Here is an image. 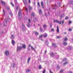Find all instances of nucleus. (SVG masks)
I'll list each match as a JSON object with an SVG mask.
<instances>
[{
  "label": "nucleus",
  "instance_id": "obj_1",
  "mask_svg": "<svg viewBox=\"0 0 73 73\" xmlns=\"http://www.w3.org/2000/svg\"><path fill=\"white\" fill-rule=\"evenodd\" d=\"M23 48V49H26V46L25 45L23 44L22 47L18 46L17 47V51H19V50H20Z\"/></svg>",
  "mask_w": 73,
  "mask_h": 73
},
{
  "label": "nucleus",
  "instance_id": "obj_2",
  "mask_svg": "<svg viewBox=\"0 0 73 73\" xmlns=\"http://www.w3.org/2000/svg\"><path fill=\"white\" fill-rule=\"evenodd\" d=\"M9 20V17H6L5 19V21L3 22L4 26H6L7 25V20Z\"/></svg>",
  "mask_w": 73,
  "mask_h": 73
},
{
  "label": "nucleus",
  "instance_id": "obj_3",
  "mask_svg": "<svg viewBox=\"0 0 73 73\" xmlns=\"http://www.w3.org/2000/svg\"><path fill=\"white\" fill-rule=\"evenodd\" d=\"M21 16V10H19V12L18 13V16H19V18L20 19V18H21V16L20 17V16Z\"/></svg>",
  "mask_w": 73,
  "mask_h": 73
},
{
  "label": "nucleus",
  "instance_id": "obj_4",
  "mask_svg": "<svg viewBox=\"0 0 73 73\" xmlns=\"http://www.w3.org/2000/svg\"><path fill=\"white\" fill-rule=\"evenodd\" d=\"M5 54L6 56H8L9 54V51L8 50H6L5 51Z\"/></svg>",
  "mask_w": 73,
  "mask_h": 73
},
{
  "label": "nucleus",
  "instance_id": "obj_5",
  "mask_svg": "<svg viewBox=\"0 0 73 73\" xmlns=\"http://www.w3.org/2000/svg\"><path fill=\"white\" fill-rule=\"evenodd\" d=\"M29 23H28V25H27V26L28 27V28L30 27L31 25L29 24V23H31V20H30V19H29Z\"/></svg>",
  "mask_w": 73,
  "mask_h": 73
},
{
  "label": "nucleus",
  "instance_id": "obj_6",
  "mask_svg": "<svg viewBox=\"0 0 73 73\" xmlns=\"http://www.w3.org/2000/svg\"><path fill=\"white\" fill-rule=\"evenodd\" d=\"M1 3L2 4V5H5V2L3 1H1Z\"/></svg>",
  "mask_w": 73,
  "mask_h": 73
},
{
  "label": "nucleus",
  "instance_id": "obj_7",
  "mask_svg": "<svg viewBox=\"0 0 73 73\" xmlns=\"http://www.w3.org/2000/svg\"><path fill=\"white\" fill-rule=\"evenodd\" d=\"M12 45L14 46V45H15V41L12 40Z\"/></svg>",
  "mask_w": 73,
  "mask_h": 73
},
{
  "label": "nucleus",
  "instance_id": "obj_8",
  "mask_svg": "<svg viewBox=\"0 0 73 73\" xmlns=\"http://www.w3.org/2000/svg\"><path fill=\"white\" fill-rule=\"evenodd\" d=\"M67 40H68V38L66 37L64 38L63 39L64 41H66Z\"/></svg>",
  "mask_w": 73,
  "mask_h": 73
},
{
  "label": "nucleus",
  "instance_id": "obj_9",
  "mask_svg": "<svg viewBox=\"0 0 73 73\" xmlns=\"http://www.w3.org/2000/svg\"><path fill=\"white\" fill-rule=\"evenodd\" d=\"M57 29L56 30V32H57V33H59V28H58V26H57Z\"/></svg>",
  "mask_w": 73,
  "mask_h": 73
},
{
  "label": "nucleus",
  "instance_id": "obj_10",
  "mask_svg": "<svg viewBox=\"0 0 73 73\" xmlns=\"http://www.w3.org/2000/svg\"><path fill=\"white\" fill-rule=\"evenodd\" d=\"M48 36V34L46 33H45L44 35V38H45V37H47Z\"/></svg>",
  "mask_w": 73,
  "mask_h": 73
},
{
  "label": "nucleus",
  "instance_id": "obj_11",
  "mask_svg": "<svg viewBox=\"0 0 73 73\" xmlns=\"http://www.w3.org/2000/svg\"><path fill=\"white\" fill-rule=\"evenodd\" d=\"M41 4L42 8H44V4H43V2L42 1L41 2Z\"/></svg>",
  "mask_w": 73,
  "mask_h": 73
},
{
  "label": "nucleus",
  "instance_id": "obj_12",
  "mask_svg": "<svg viewBox=\"0 0 73 73\" xmlns=\"http://www.w3.org/2000/svg\"><path fill=\"white\" fill-rule=\"evenodd\" d=\"M54 23H58L59 21L57 20H54Z\"/></svg>",
  "mask_w": 73,
  "mask_h": 73
},
{
  "label": "nucleus",
  "instance_id": "obj_13",
  "mask_svg": "<svg viewBox=\"0 0 73 73\" xmlns=\"http://www.w3.org/2000/svg\"><path fill=\"white\" fill-rule=\"evenodd\" d=\"M11 38L12 40H13V39H14V36L13 35H11Z\"/></svg>",
  "mask_w": 73,
  "mask_h": 73
},
{
  "label": "nucleus",
  "instance_id": "obj_14",
  "mask_svg": "<svg viewBox=\"0 0 73 73\" xmlns=\"http://www.w3.org/2000/svg\"><path fill=\"white\" fill-rule=\"evenodd\" d=\"M23 3L25 4H27V1H26V0H23Z\"/></svg>",
  "mask_w": 73,
  "mask_h": 73
},
{
  "label": "nucleus",
  "instance_id": "obj_15",
  "mask_svg": "<svg viewBox=\"0 0 73 73\" xmlns=\"http://www.w3.org/2000/svg\"><path fill=\"white\" fill-rule=\"evenodd\" d=\"M52 45L54 47H56V44L54 43H52Z\"/></svg>",
  "mask_w": 73,
  "mask_h": 73
},
{
  "label": "nucleus",
  "instance_id": "obj_16",
  "mask_svg": "<svg viewBox=\"0 0 73 73\" xmlns=\"http://www.w3.org/2000/svg\"><path fill=\"white\" fill-rule=\"evenodd\" d=\"M67 64H68V62L66 61V62L64 63L63 64V65H65Z\"/></svg>",
  "mask_w": 73,
  "mask_h": 73
},
{
  "label": "nucleus",
  "instance_id": "obj_17",
  "mask_svg": "<svg viewBox=\"0 0 73 73\" xmlns=\"http://www.w3.org/2000/svg\"><path fill=\"white\" fill-rule=\"evenodd\" d=\"M43 27L44 28H46V25L45 24H44L43 25Z\"/></svg>",
  "mask_w": 73,
  "mask_h": 73
},
{
  "label": "nucleus",
  "instance_id": "obj_18",
  "mask_svg": "<svg viewBox=\"0 0 73 73\" xmlns=\"http://www.w3.org/2000/svg\"><path fill=\"white\" fill-rule=\"evenodd\" d=\"M30 60H31V58H28V63H29V61H30Z\"/></svg>",
  "mask_w": 73,
  "mask_h": 73
},
{
  "label": "nucleus",
  "instance_id": "obj_19",
  "mask_svg": "<svg viewBox=\"0 0 73 73\" xmlns=\"http://www.w3.org/2000/svg\"><path fill=\"white\" fill-rule=\"evenodd\" d=\"M39 14H42V11L41 10H39Z\"/></svg>",
  "mask_w": 73,
  "mask_h": 73
},
{
  "label": "nucleus",
  "instance_id": "obj_20",
  "mask_svg": "<svg viewBox=\"0 0 73 73\" xmlns=\"http://www.w3.org/2000/svg\"><path fill=\"white\" fill-rule=\"evenodd\" d=\"M30 71H31V70H30L27 69L26 70V72L27 73H28V72H30Z\"/></svg>",
  "mask_w": 73,
  "mask_h": 73
},
{
  "label": "nucleus",
  "instance_id": "obj_21",
  "mask_svg": "<svg viewBox=\"0 0 73 73\" xmlns=\"http://www.w3.org/2000/svg\"><path fill=\"white\" fill-rule=\"evenodd\" d=\"M35 33L36 35H38V33H37L36 31L35 32Z\"/></svg>",
  "mask_w": 73,
  "mask_h": 73
},
{
  "label": "nucleus",
  "instance_id": "obj_22",
  "mask_svg": "<svg viewBox=\"0 0 73 73\" xmlns=\"http://www.w3.org/2000/svg\"><path fill=\"white\" fill-rule=\"evenodd\" d=\"M63 45H67V43L66 42H63Z\"/></svg>",
  "mask_w": 73,
  "mask_h": 73
},
{
  "label": "nucleus",
  "instance_id": "obj_23",
  "mask_svg": "<svg viewBox=\"0 0 73 73\" xmlns=\"http://www.w3.org/2000/svg\"><path fill=\"white\" fill-rule=\"evenodd\" d=\"M31 15H33V16L34 17V16H35V13H32Z\"/></svg>",
  "mask_w": 73,
  "mask_h": 73
},
{
  "label": "nucleus",
  "instance_id": "obj_24",
  "mask_svg": "<svg viewBox=\"0 0 73 73\" xmlns=\"http://www.w3.org/2000/svg\"><path fill=\"white\" fill-rule=\"evenodd\" d=\"M31 48L32 50H35V48H34L32 46H31Z\"/></svg>",
  "mask_w": 73,
  "mask_h": 73
},
{
  "label": "nucleus",
  "instance_id": "obj_25",
  "mask_svg": "<svg viewBox=\"0 0 73 73\" xmlns=\"http://www.w3.org/2000/svg\"><path fill=\"white\" fill-rule=\"evenodd\" d=\"M42 73H45V69H44L43 71H42Z\"/></svg>",
  "mask_w": 73,
  "mask_h": 73
},
{
  "label": "nucleus",
  "instance_id": "obj_26",
  "mask_svg": "<svg viewBox=\"0 0 73 73\" xmlns=\"http://www.w3.org/2000/svg\"><path fill=\"white\" fill-rule=\"evenodd\" d=\"M58 6L60 7V3H59L58 4Z\"/></svg>",
  "mask_w": 73,
  "mask_h": 73
},
{
  "label": "nucleus",
  "instance_id": "obj_27",
  "mask_svg": "<svg viewBox=\"0 0 73 73\" xmlns=\"http://www.w3.org/2000/svg\"><path fill=\"white\" fill-rule=\"evenodd\" d=\"M69 19V17H66L65 18V20H67Z\"/></svg>",
  "mask_w": 73,
  "mask_h": 73
},
{
  "label": "nucleus",
  "instance_id": "obj_28",
  "mask_svg": "<svg viewBox=\"0 0 73 73\" xmlns=\"http://www.w3.org/2000/svg\"><path fill=\"white\" fill-rule=\"evenodd\" d=\"M10 13V15H11V16L12 17V16H13V14H12L11 12L10 13Z\"/></svg>",
  "mask_w": 73,
  "mask_h": 73
},
{
  "label": "nucleus",
  "instance_id": "obj_29",
  "mask_svg": "<svg viewBox=\"0 0 73 73\" xmlns=\"http://www.w3.org/2000/svg\"><path fill=\"white\" fill-rule=\"evenodd\" d=\"M29 10H31L32 9V7H29Z\"/></svg>",
  "mask_w": 73,
  "mask_h": 73
},
{
  "label": "nucleus",
  "instance_id": "obj_30",
  "mask_svg": "<svg viewBox=\"0 0 73 73\" xmlns=\"http://www.w3.org/2000/svg\"><path fill=\"white\" fill-rule=\"evenodd\" d=\"M61 17H64V15L62 14L61 16Z\"/></svg>",
  "mask_w": 73,
  "mask_h": 73
},
{
  "label": "nucleus",
  "instance_id": "obj_31",
  "mask_svg": "<svg viewBox=\"0 0 73 73\" xmlns=\"http://www.w3.org/2000/svg\"><path fill=\"white\" fill-rule=\"evenodd\" d=\"M50 55L51 56H53V53H51L50 54Z\"/></svg>",
  "mask_w": 73,
  "mask_h": 73
},
{
  "label": "nucleus",
  "instance_id": "obj_32",
  "mask_svg": "<svg viewBox=\"0 0 73 73\" xmlns=\"http://www.w3.org/2000/svg\"><path fill=\"white\" fill-rule=\"evenodd\" d=\"M42 35H41L39 36V38H42Z\"/></svg>",
  "mask_w": 73,
  "mask_h": 73
},
{
  "label": "nucleus",
  "instance_id": "obj_33",
  "mask_svg": "<svg viewBox=\"0 0 73 73\" xmlns=\"http://www.w3.org/2000/svg\"><path fill=\"white\" fill-rule=\"evenodd\" d=\"M70 3L71 4H73V1H71L70 2Z\"/></svg>",
  "mask_w": 73,
  "mask_h": 73
},
{
  "label": "nucleus",
  "instance_id": "obj_34",
  "mask_svg": "<svg viewBox=\"0 0 73 73\" xmlns=\"http://www.w3.org/2000/svg\"><path fill=\"white\" fill-rule=\"evenodd\" d=\"M63 70H61V71H60V73H62L63 72Z\"/></svg>",
  "mask_w": 73,
  "mask_h": 73
},
{
  "label": "nucleus",
  "instance_id": "obj_35",
  "mask_svg": "<svg viewBox=\"0 0 73 73\" xmlns=\"http://www.w3.org/2000/svg\"><path fill=\"white\" fill-rule=\"evenodd\" d=\"M39 69L41 68V66L40 65L39 66Z\"/></svg>",
  "mask_w": 73,
  "mask_h": 73
},
{
  "label": "nucleus",
  "instance_id": "obj_36",
  "mask_svg": "<svg viewBox=\"0 0 73 73\" xmlns=\"http://www.w3.org/2000/svg\"><path fill=\"white\" fill-rule=\"evenodd\" d=\"M54 31V29H51V31H52V32H53Z\"/></svg>",
  "mask_w": 73,
  "mask_h": 73
},
{
  "label": "nucleus",
  "instance_id": "obj_37",
  "mask_svg": "<svg viewBox=\"0 0 73 73\" xmlns=\"http://www.w3.org/2000/svg\"><path fill=\"white\" fill-rule=\"evenodd\" d=\"M10 3L11 5H12L13 6V7H14V5H13V4L12 2H11Z\"/></svg>",
  "mask_w": 73,
  "mask_h": 73
},
{
  "label": "nucleus",
  "instance_id": "obj_38",
  "mask_svg": "<svg viewBox=\"0 0 73 73\" xmlns=\"http://www.w3.org/2000/svg\"><path fill=\"white\" fill-rule=\"evenodd\" d=\"M72 30V29H69V31H70H70H71Z\"/></svg>",
  "mask_w": 73,
  "mask_h": 73
},
{
  "label": "nucleus",
  "instance_id": "obj_39",
  "mask_svg": "<svg viewBox=\"0 0 73 73\" xmlns=\"http://www.w3.org/2000/svg\"><path fill=\"white\" fill-rule=\"evenodd\" d=\"M40 31H41V32L42 31V28H40Z\"/></svg>",
  "mask_w": 73,
  "mask_h": 73
},
{
  "label": "nucleus",
  "instance_id": "obj_40",
  "mask_svg": "<svg viewBox=\"0 0 73 73\" xmlns=\"http://www.w3.org/2000/svg\"><path fill=\"white\" fill-rule=\"evenodd\" d=\"M64 20H63L62 22V24H64Z\"/></svg>",
  "mask_w": 73,
  "mask_h": 73
},
{
  "label": "nucleus",
  "instance_id": "obj_41",
  "mask_svg": "<svg viewBox=\"0 0 73 73\" xmlns=\"http://www.w3.org/2000/svg\"><path fill=\"white\" fill-rule=\"evenodd\" d=\"M3 11L4 14L5 15V11H4V10L3 9Z\"/></svg>",
  "mask_w": 73,
  "mask_h": 73
},
{
  "label": "nucleus",
  "instance_id": "obj_42",
  "mask_svg": "<svg viewBox=\"0 0 73 73\" xmlns=\"http://www.w3.org/2000/svg\"><path fill=\"white\" fill-rule=\"evenodd\" d=\"M38 5L39 7H40V3L39 2H38Z\"/></svg>",
  "mask_w": 73,
  "mask_h": 73
},
{
  "label": "nucleus",
  "instance_id": "obj_43",
  "mask_svg": "<svg viewBox=\"0 0 73 73\" xmlns=\"http://www.w3.org/2000/svg\"><path fill=\"white\" fill-rule=\"evenodd\" d=\"M59 24H61V21H60V22H59Z\"/></svg>",
  "mask_w": 73,
  "mask_h": 73
},
{
  "label": "nucleus",
  "instance_id": "obj_44",
  "mask_svg": "<svg viewBox=\"0 0 73 73\" xmlns=\"http://www.w3.org/2000/svg\"><path fill=\"white\" fill-rule=\"evenodd\" d=\"M50 73H53V72H52V71H51V70H50Z\"/></svg>",
  "mask_w": 73,
  "mask_h": 73
},
{
  "label": "nucleus",
  "instance_id": "obj_45",
  "mask_svg": "<svg viewBox=\"0 0 73 73\" xmlns=\"http://www.w3.org/2000/svg\"><path fill=\"white\" fill-rule=\"evenodd\" d=\"M29 3L30 4L31 3V0H29Z\"/></svg>",
  "mask_w": 73,
  "mask_h": 73
},
{
  "label": "nucleus",
  "instance_id": "obj_46",
  "mask_svg": "<svg viewBox=\"0 0 73 73\" xmlns=\"http://www.w3.org/2000/svg\"><path fill=\"white\" fill-rule=\"evenodd\" d=\"M57 68H58V69L59 68H60V67L58 66H57Z\"/></svg>",
  "mask_w": 73,
  "mask_h": 73
},
{
  "label": "nucleus",
  "instance_id": "obj_47",
  "mask_svg": "<svg viewBox=\"0 0 73 73\" xmlns=\"http://www.w3.org/2000/svg\"><path fill=\"white\" fill-rule=\"evenodd\" d=\"M69 24H71L72 23V21H69Z\"/></svg>",
  "mask_w": 73,
  "mask_h": 73
},
{
  "label": "nucleus",
  "instance_id": "obj_48",
  "mask_svg": "<svg viewBox=\"0 0 73 73\" xmlns=\"http://www.w3.org/2000/svg\"><path fill=\"white\" fill-rule=\"evenodd\" d=\"M16 9L17 10V11L18 10V7H16Z\"/></svg>",
  "mask_w": 73,
  "mask_h": 73
},
{
  "label": "nucleus",
  "instance_id": "obj_49",
  "mask_svg": "<svg viewBox=\"0 0 73 73\" xmlns=\"http://www.w3.org/2000/svg\"><path fill=\"white\" fill-rule=\"evenodd\" d=\"M29 47H31V45H29L28 46Z\"/></svg>",
  "mask_w": 73,
  "mask_h": 73
},
{
  "label": "nucleus",
  "instance_id": "obj_50",
  "mask_svg": "<svg viewBox=\"0 0 73 73\" xmlns=\"http://www.w3.org/2000/svg\"><path fill=\"white\" fill-rule=\"evenodd\" d=\"M57 38H60V37L59 36H57Z\"/></svg>",
  "mask_w": 73,
  "mask_h": 73
},
{
  "label": "nucleus",
  "instance_id": "obj_51",
  "mask_svg": "<svg viewBox=\"0 0 73 73\" xmlns=\"http://www.w3.org/2000/svg\"><path fill=\"white\" fill-rule=\"evenodd\" d=\"M45 43L46 44V43H48V40H46V41H45Z\"/></svg>",
  "mask_w": 73,
  "mask_h": 73
},
{
  "label": "nucleus",
  "instance_id": "obj_52",
  "mask_svg": "<svg viewBox=\"0 0 73 73\" xmlns=\"http://www.w3.org/2000/svg\"><path fill=\"white\" fill-rule=\"evenodd\" d=\"M30 50V48H28V50L29 51V50Z\"/></svg>",
  "mask_w": 73,
  "mask_h": 73
},
{
  "label": "nucleus",
  "instance_id": "obj_53",
  "mask_svg": "<svg viewBox=\"0 0 73 73\" xmlns=\"http://www.w3.org/2000/svg\"><path fill=\"white\" fill-rule=\"evenodd\" d=\"M9 9H10L8 7V8H7V10H8V11H9Z\"/></svg>",
  "mask_w": 73,
  "mask_h": 73
},
{
  "label": "nucleus",
  "instance_id": "obj_54",
  "mask_svg": "<svg viewBox=\"0 0 73 73\" xmlns=\"http://www.w3.org/2000/svg\"><path fill=\"white\" fill-rule=\"evenodd\" d=\"M26 10L27 12H28V10L27 9V8H26Z\"/></svg>",
  "mask_w": 73,
  "mask_h": 73
},
{
  "label": "nucleus",
  "instance_id": "obj_55",
  "mask_svg": "<svg viewBox=\"0 0 73 73\" xmlns=\"http://www.w3.org/2000/svg\"><path fill=\"white\" fill-rule=\"evenodd\" d=\"M65 60H63V61H65V60H66V59L65 58H64Z\"/></svg>",
  "mask_w": 73,
  "mask_h": 73
},
{
  "label": "nucleus",
  "instance_id": "obj_56",
  "mask_svg": "<svg viewBox=\"0 0 73 73\" xmlns=\"http://www.w3.org/2000/svg\"><path fill=\"white\" fill-rule=\"evenodd\" d=\"M52 24L50 25V27H52Z\"/></svg>",
  "mask_w": 73,
  "mask_h": 73
},
{
  "label": "nucleus",
  "instance_id": "obj_57",
  "mask_svg": "<svg viewBox=\"0 0 73 73\" xmlns=\"http://www.w3.org/2000/svg\"><path fill=\"white\" fill-rule=\"evenodd\" d=\"M70 73H72V72H70Z\"/></svg>",
  "mask_w": 73,
  "mask_h": 73
},
{
  "label": "nucleus",
  "instance_id": "obj_58",
  "mask_svg": "<svg viewBox=\"0 0 73 73\" xmlns=\"http://www.w3.org/2000/svg\"><path fill=\"white\" fill-rule=\"evenodd\" d=\"M46 51H45V53H46Z\"/></svg>",
  "mask_w": 73,
  "mask_h": 73
},
{
  "label": "nucleus",
  "instance_id": "obj_59",
  "mask_svg": "<svg viewBox=\"0 0 73 73\" xmlns=\"http://www.w3.org/2000/svg\"><path fill=\"white\" fill-rule=\"evenodd\" d=\"M13 65H14V66H13V67H14V65H15V64H13Z\"/></svg>",
  "mask_w": 73,
  "mask_h": 73
},
{
  "label": "nucleus",
  "instance_id": "obj_60",
  "mask_svg": "<svg viewBox=\"0 0 73 73\" xmlns=\"http://www.w3.org/2000/svg\"><path fill=\"white\" fill-rule=\"evenodd\" d=\"M48 15H50L49 13V12H48Z\"/></svg>",
  "mask_w": 73,
  "mask_h": 73
},
{
  "label": "nucleus",
  "instance_id": "obj_61",
  "mask_svg": "<svg viewBox=\"0 0 73 73\" xmlns=\"http://www.w3.org/2000/svg\"><path fill=\"white\" fill-rule=\"evenodd\" d=\"M64 34H66V33H64Z\"/></svg>",
  "mask_w": 73,
  "mask_h": 73
},
{
  "label": "nucleus",
  "instance_id": "obj_62",
  "mask_svg": "<svg viewBox=\"0 0 73 73\" xmlns=\"http://www.w3.org/2000/svg\"><path fill=\"white\" fill-rule=\"evenodd\" d=\"M34 5H35V3L34 2Z\"/></svg>",
  "mask_w": 73,
  "mask_h": 73
},
{
  "label": "nucleus",
  "instance_id": "obj_63",
  "mask_svg": "<svg viewBox=\"0 0 73 73\" xmlns=\"http://www.w3.org/2000/svg\"><path fill=\"white\" fill-rule=\"evenodd\" d=\"M55 6H56V4H55Z\"/></svg>",
  "mask_w": 73,
  "mask_h": 73
},
{
  "label": "nucleus",
  "instance_id": "obj_64",
  "mask_svg": "<svg viewBox=\"0 0 73 73\" xmlns=\"http://www.w3.org/2000/svg\"><path fill=\"white\" fill-rule=\"evenodd\" d=\"M72 9H73V7H72Z\"/></svg>",
  "mask_w": 73,
  "mask_h": 73
}]
</instances>
